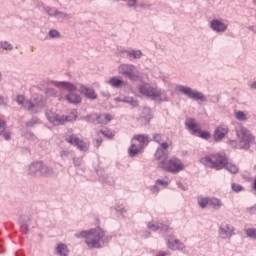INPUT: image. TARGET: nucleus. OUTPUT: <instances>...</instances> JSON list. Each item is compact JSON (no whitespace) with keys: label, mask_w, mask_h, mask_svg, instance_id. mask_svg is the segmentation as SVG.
<instances>
[{"label":"nucleus","mask_w":256,"mask_h":256,"mask_svg":"<svg viewBox=\"0 0 256 256\" xmlns=\"http://www.w3.org/2000/svg\"><path fill=\"white\" fill-rule=\"evenodd\" d=\"M55 17H57L58 19H71V15H69V14H67V13H65V12H61V11H57L56 12V16Z\"/></svg>","instance_id":"obj_37"},{"label":"nucleus","mask_w":256,"mask_h":256,"mask_svg":"<svg viewBox=\"0 0 256 256\" xmlns=\"http://www.w3.org/2000/svg\"><path fill=\"white\" fill-rule=\"evenodd\" d=\"M139 93L144 97H148L152 101H169V97L167 96V92L165 90H161L157 87L150 86L149 84H142L139 86Z\"/></svg>","instance_id":"obj_4"},{"label":"nucleus","mask_w":256,"mask_h":256,"mask_svg":"<svg viewBox=\"0 0 256 256\" xmlns=\"http://www.w3.org/2000/svg\"><path fill=\"white\" fill-rule=\"evenodd\" d=\"M7 103H9V98L0 94V105H7Z\"/></svg>","instance_id":"obj_48"},{"label":"nucleus","mask_w":256,"mask_h":256,"mask_svg":"<svg viewBox=\"0 0 256 256\" xmlns=\"http://www.w3.org/2000/svg\"><path fill=\"white\" fill-rule=\"evenodd\" d=\"M200 163L209 169H216V171H221V169H226L232 175L239 173V167L237 165L229 162L227 154L225 152H218L216 154H209L200 159Z\"/></svg>","instance_id":"obj_2"},{"label":"nucleus","mask_w":256,"mask_h":256,"mask_svg":"<svg viewBox=\"0 0 256 256\" xmlns=\"http://www.w3.org/2000/svg\"><path fill=\"white\" fill-rule=\"evenodd\" d=\"M229 133V126L225 124H220L214 131V140L221 141L225 139V136Z\"/></svg>","instance_id":"obj_17"},{"label":"nucleus","mask_w":256,"mask_h":256,"mask_svg":"<svg viewBox=\"0 0 256 256\" xmlns=\"http://www.w3.org/2000/svg\"><path fill=\"white\" fill-rule=\"evenodd\" d=\"M153 141H155V143H159L161 146L163 144V143H161V141H163V135L162 134H154Z\"/></svg>","instance_id":"obj_42"},{"label":"nucleus","mask_w":256,"mask_h":256,"mask_svg":"<svg viewBox=\"0 0 256 256\" xmlns=\"http://www.w3.org/2000/svg\"><path fill=\"white\" fill-rule=\"evenodd\" d=\"M144 118L146 121H151L153 119V114L151 113V108H144L143 109Z\"/></svg>","instance_id":"obj_34"},{"label":"nucleus","mask_w":256,"mask_h":256,"mask_svg":"<svg viewBox=\"0 0 256 256\" xmlns=\"http://www.w3.org/2000/svg\"><path fill=\"white\" fill-rule=\"evenodd\" d=\"M107 84L113 87L114 89H121V87H123V80H121L117 76H114L107 81Z\"/></svg>","instance_id":"obj_22"},{"label":"nucleus","mask_w":256,"mask_h":256,"mask_svg":"<svg viewBox=\"0 0 256 256\" xmlns=\"http://www.w3.org/2000/svg\"><path fill=\"white\" fill-rule=\"evenodd\" d=\"M186 128L192 133V135H197L201 139H211V133L209 131H201V127L194 118H187L185 121Z\"/></svg>","instance_id":"obj_8"},{"label":"nucleus","mask_w":256,"mask_h":256,"mask_svg":"<svg viewBox=\"0 0 256 256\" xmlns=\"http://www.w3.org/2000/svg\"><path fill=\"white\" fill-rule=\"evenodd\" d=\"M236 136L242 149L245 151L251 149V145H255V136L251 134V131L247 129L245 126L239 124L235 128Z\"/></svg>","instance_id":"obj_5"},{"label":"nucleus","mask_w":256,"mask_h":256,"mask_svg":"<svg viewBox=\"0 0 256 256\" xmlns=\"http://www.w3.org/2000/svg\"><path fill=\"white\" fill-rule=\"evenodd\" d=\"M80 93L92 101H95V99L98 97L97 92H95L93 88H89L85 85L80 86Z\"/></svg>","instance_id":"obj_20"},{"label":"nucleus","mask_w":256,"mask_h":256,"mask_svg":"<svg viewBox=\"0 0 256 256\" xmlns=\"http://www.w3.org/2000/svg\"><path fill=\"white\" fill-rule=\"evenodd\" d=\"M115 101H116V103H122L123 98L122 97H117V98H115Z\"/></svg>","instance_id":"obj_58"},{"label":"nucleus","mask_w":256,"mask_h":256,"mask_svg":"<svg viewBox=\"0 0 256 256\" xmlns=\"http://www.w3.org/2000/svg\"><path fill=\"white\" fill-rule=\"evenodd\" d=\"M0 137H3V139H5V141H10L11 133H9L8 131H5V127H4L3 130H0Z\"/></svg>","instance_id":"obj_36"},{"label":"nucleus","mask_w":256,"mask_h":256,"mask_svg":"<svg viewBox=\"0 0 256 256\" xmlns=\"http://www.w3.org/2000/svg\"><path fill=\"white\" fill-rule=\"evenodd\" d=\"M27 137L28 139H31L32 141H35L37 139V136H35V134L29 132L27 133Z\"/></svg>","instance_id":"obj_53"},{"label":"nucleus","mask_w":256,"mask_h":256,"mask_svg":"<svg viewBox=\"0 0 256 256\" xmlns=\"http://www.w3.org/2000/svg\"><path fill=\"white\" fill-rule=\"evenodd\" d=\"M66 143L72 145V147H76L79 151H88L89 150V142L79 138L77 134H70L65 138Z\"/></svg>","instance_id":"obj_15"},{"label":"nucleus","mask_w":256,"mask_h":256,"mask_svg":"<svg viewBox=\"0 0 256 256\" xmlns=\"http://www.w3.org/2000/svg\"><path fill=\"white\" fill-rule=\"evenodd\" d=\"M73 163L75 167H81V164L83 163V158H73Z\"/></svg>","instance_id":"obj_47"},{"label":"nucleus","mask_w":256,"mask_h":256,"mask_svg":"<svg viewBox=\"0 0 256 256\" xmlns=\"http://www.w3.org/2000/svg\"><path fill=\"white\" fill-rule=\"evenodd\" d=\"M176 91H178V93H182V95H186V97L193 99L194 101H207V98L205 95H203V93L193 90L191 87L185 85H177Z\"/></svg>","instance_id":"obj_9"},{"label":"nucleus","mask_w":256,"mask_h":256,"mask_svg":"<svg viewBox=\"0 0 256 256\" xmlns=\"http://www.w3.org/2000/svg\"><path fill=\"white\" fill-rule=\"evenodd\" d=\"M254 4L256 5V0H253Z\"/></svg>","instance_id":"obj_63"},{"label":"nucleus","mask_w":256,"mask_h":256,"mask_svg":"<svg viewBox=\"0 0 256 256\" xmlns=\"http://www.w3.org/2000/svg\"><path fill=\"white\" fill-rule=\"evenodd\" d=\"M227 144L232 149H243V147L241 146V142H239L237 140H228Z\"/></svg>","instance_id":"obj_31"},{"label":"nucleus","mask_w":256,"mask_h":256,"mask_svg":"<svg viewBox=\"0 0 256 256\" xmlns=\"http://www.w3.org/2000/svg\"><path fill=\"white\" fill-rule=\"evenodd\" d=\"M244 231H245L246 237L256 240V228H247Z\"/></svg>","instance_id":"obj_29"},{"label":"nucleus","mask_w":256,"mask_h":256,"mask_svg":"<svg viewBox=\"0 0 256 256\" xmlns=\"http://www.w3.org/2000/svg\"><path fill=\"white\" fill-rule=\"evenodd\" d=\"M60 157H61L62 159H65V158L69 157V150H62V151L60 152Z\"/></svg>","instance_id":"obj_49"},{"label":"nucleus","mask_w":256,"mask_h":256,"mask_svg":"<svg viewBox=\"0 0 256 256\" xmlns=\"http://www.w3.org/2000/svg\"><path fill=\"white\" fill-rule=\"evenodd\" d=\"M171 183V180L169 178H164V179H158L156 180V184L158 187H163L165 189V187H167L169 184Z\"/></svg>","instance_id":"obj_28"},{"label":"nucleus","mask_w":256,"mask_h":256,"mask_svg":"<svg viewBox=\"0 0 256 256\" xmlns=\"http://www.w3.org/2000/svg\"><path fill=\"white\" fill-rule=\"evenodd\" d=\"M25 109L34 115L37 113H41L43 109H45V101L41 96L33 97L31 100H27L25 105Z\"/></svg>","instance_id":"obj_10"},{"label":"nucleus","mask_w":256,"mask_h":256,"mask_svg":"<svg viewBox=\"0 0 256 256\" xmlns=\"http://www.w3.org/2000/svg\"><path fill=\"white\" fill-rule=\"evenodd\" d=\"M141 57H143V52H141V50H129V52H127V59H129V61H133V59H141Z\"/></svg>","instance_id":"obj_23"},{"label":"nucleus","mask_w":256,"mask_h":256,"mask_svg":"<svg viewBox=\"0 0 256 256\" xmlns=\"http://www.w3.org/2000/svg\"><path fill=\"white\" fill-rule=\"evenodd\" d=\"M250 89L256 90V81H254V82H252V83L250 84Z\"/></svg>","instance_id":"obj_57"},{"label":"nucleus","mask_w":256,"mask_h":256,"mask_svg":"<svg viewBox=\"0 0 256 256\" xmlns=\"http://www.w3.org/2000/svg\"><path fill=\"white\" fill-rule=\"evenodd\" d=\"M57 11H58V10H56L55 8H51V7L45 8V12H46L47 15H49L50 17H56Z\"/></svg>","instance_id":"obj_39"},{"label":"nucleus","mask_w":256,"mask_h":256,"mask_svg":"<svg viewBox=\"0 0 256 256\" xmlns=\"http://www.w3.org/2000/svg\"><path fill=\"white\" fill-rule=\"evenodd\" d=\"M77 239H85L86 245L92 249H101L111 241V237L105 235V230L101 227L92 228L89 231H81L75 234Z\"/></svg>","instance_id":"obj_3"},{"label":"nucleus","mask_w":256,"mask_h":256,"mask_svg":"<svg viewBox=\"0 0 256 256\" xmlns=\"http://www.w3.org/2000/svg\"><path fill=\"white\" fill-rule=\"evenodd\" d=\"M130 50H126V49H122L119 51V55H126L127 57V53H129Z\"/></svg>","instance_id":"obj_54"},{"label":"nucleus","mask_w":256,"mask_h":256,"mask_svg":"<svg viewBox=\"0 0 256 256\" xmlns=\"http://www.w3.org/2000/svg\"><path fill=\"white\" fill-rule=\"evenodd\" d=\"M129 105H131L132 107H137L139 105V103L137 102V100L133 99V97H129L127 98V102Z\"/></svg>","instance_id":"obj_44"},{"label":"nucleus","mask_w":256,"mask_h":256,"mask_svg":"<svg viewBox=\"0 0 256 256\" xmlns=\"http://www.w3.org/2000/svg\"><path fill=\"white\" fill-rule=\"evenodd\" d=\"M129 98V96H124L122 97V103H127V99Z\"/></svg>","instance_id":"obj_59"},{"label":"nucleus","mask_w":256,"mask_h":256,"mask_svg":"<svg viewBox=\"0 0 256 256\" xmlns=\"http://www.w3.org/2000/svg\"><path fill=\"white\" fill-rule=\"evenodd\" d=\"M140 7H145V4H140Z\"/></svg>","instance_id":"obj_62"},{"label":"nucleus","mask_w":256,"mask_h":256,"mask_svg":"<svg viewBox=\"0 0 256 256\" xmlns=\"http://www.w3.org/2000/svg\"><path fill=\"white\" fill-rule=\"evenodd\" d=\"M198 204L201 207V209L207 208V205H209V198H200L198 200Z\"/></svg>","instance_id":"obj_35"},{"label":"nucleus","mask_w":256,"mask_h":256,"mask_svg":"<svg viewBox=\"0 0 256 256\" xmlns=\"http://www.w3.org/2000/svg\"><path fill=\"white\" fill-rule=\"evenodd\" d=\"M39 123H41V120H39V118L37 117H34L30 119L28 122H26V126L35 127V125H39Z\"/></svg>","instance_id":"obj_33"},{"label":"nucleus","mask_w":256,"mask_h":256,"mask_svg":"<svg viewBox=\"0 0 256 256\" xmlns=\"http://www.w3.org/2000/svg\"><path fill=\"white\" fill-rule=\"evenodd\" d=\"M210 29L216 33H225L227 31V25L221 22V20L213 19L210 22Z\"/></svg>","instance_id":"obj_18"},{"label":"nucleus","mask_w":256,"mask_h":256,"mask_svg":"<svg viewBox=\"0 0 256 256\" xmlns=\"http://www.w3.org/2000/svg\"><path fill=\"white\" fill-rule=\"evenodd\" d=\"M103 97H109V93L105 94V93H102Z\"/></svg>","instance_id":"obj_61"},{"label":"nucleus","mask_w":256,"mask_h":256,"mask_svg":"<svg viewBox=\"0 0 256 256\" xmlns=\"http://www.w3.org/2000/svg\"><path fill=\"white\" fill-rule=\"evenodd\" d=\"M128 7H136L137 0H127Z\"/></svg>","instance_id":"obj_50"},{"label":"nucleus","mask_w":256,"mask_h":256,"mask_svg":"<svg viewBox=\"0 0 256 256\" xmlns=\"http://www.w3.org/2000/svg\"><path fill=\"white\" fill-rule=\"evenodd\" d=\"M209 206L212 209L219 210L220 207H223V202L219 198H209Z\"/></svg>","instance_id":"obj_24"},{"label":"nucleus","mask_w":256,"mask_h":256,"mask_svg":"<svg viewBox=\"0 0 256 256\" xmlns=\"http://www.w3.org/2000/svg\"><path fill=\"white\" fill-rule=\"evenodd\" d=\"M167 149H169V143L162 142L160 147L156 150L155 159L158 161L159 169L167 171V173H173L174 175L180 173V171L185 169L183 162L175 156L169 159V152Z\"/></svg>","instance_id":"obj_1"},{"label":"nucleus","mask_w":256,"mask_h":256,"mask_svg":"<svg viewBox=\"0 0 256 256\" xmlns=\"http://www.w3.org/2000/svg\"><path fill=\"white\" fill-rule=\"evenodd\" d=\"M219 101V98L216 99V102Z\"/></svg>","instance_id":"obj_64"},{"label":"nucleus","mask_w":256,"mask_h":256,"mask_svg":"<svg viewBox=\"0 0 256 256\" xmlns=\"http://www.w3.org/2000/svg\"><path fill=\"white\" fill-rule=\"evenodd\" d=\"M234 115L237 121H247V114H245L243 111H236Z\"/></svg>","instance_id":"obj_30"},{"label":"nucleus","mask_w":256,"mask_h":256,"mask_svg":"<svg viewBox=\"0 0 256 256\" xmlns=\"http://www.w3.org/2000/svg\"><path fill=\"white\" fill-rule=\"evenodd\" d=\"M3 81V74L0 72V82Z\"/></svg>","instance_id":"obj_60"},{"label":"nucleus","mask_w":256,"mask_h":256,"mask_svg":"<svg viewBox=\"0 0 256 256\" xmlns=\"http://www.w3.org/2000/svg\"><path fill=\"white\" fill-rule=\"evenodd\" d=\"M13 51V44L9 43V41H0V51Z\"/></svg>","instance_id":"obj_27"},{"label":"nucleus","mask_w":256,"mask_h":256,"mask_svg":"<svg viewBox=\"0 0 256 256\" xmlns=\"http://www.w3.org/2000/svg\"><path fill=\"white\" fill-rule=\"evenodd\" d=\"M137 68L133 64H121L118 67V73L130 79V81H137L139 79V72L135 71Z\"/></svg>","instance_id":"obj_13"},{"label":"nucleus","mask_w":256,"mask_h":256,"mask_svg":"<svg viewBox=\"0 0 256 256\" xmlns=\"http://www.w3.org/2000/svg\"><path fill=\"white\" fill-rule=\"evenodd\" d=\"M49 37H51L52 39H59V37H61V33H59V31L52 29L49 31Z\"/></svg>","instance_id":"obj_40"},{"label":"nucleus","mask_w":256,"mask_h":256,"mask_svg":"<svg viewBox=\"0 0 256 256\" xmlns=\"http://www.w3.org/2000/svg\"><path fill=\"white\" fill-rule=\"evenodd\" d=\"M16 103H18V105L25 109V106L27 105V100L25 99L24 95L20 94L16 96Z\"/></svg>","instance_id":"obj_32"},{"label":"nucleus","mask_w":256,"mask_h":256,"mask_svg":"<svg viewBox=\"0 0 256 256\" xmlns=\"http://www.w3.org/2000/svg\"><path fill=\"white\" fill-rule=\"evenodd\" d=\"M166 245L171 251H183L185 244L179 239L165 238Z\"/></svg>","instance_id":"obj_16"},{"label":"nucleus","mask_w":256,"mask_h":256,"mask_svg":"<svg viewBox=\"0 0 256 256\" xmlns=\"http://www.w3.org/2000/svg\"><path fill=\"white\" fill-rule=\"evenodd\" d=\"M249 31H252V33H253L254 35H256V25H254V26H249Z\"/></svg>","instance_id":"obj_55"},{"label":"nucleus","mask_w":256,"mask_h":256,"mask_svg":"<svg viewBox=\"0 0 256 256\" xmlns=\"http://www.w3.org/2000/svg\"><path fill=\"white\" fill-rule=\"evenodd\" d=\"M232 189L235 191V193H239L243 191L244 188L241 186V184L232 183Z\"/></svg>","instance_id":"obj_45"},{"label":"nucleus","mask_w":256,"mask_h":256,"mask_svg":"<svg viewBox=\"0 0 256 256\" xmlns=\"http://www.w3.org/2000/svg\"><path fill=\"white\" fill-rule=\"evenodd\" d=\"M25 169L30 177H51L53 175V168L43 164L42 161L33 162L26 166Z\"/></svg>","instance_id":"obj_6"},{"label":"nucleus","mask_w":256,"mask_h":256,"mask_svg":"<svg viewBox=\"0 0 256 256\" xmlns=\"http://www.w3.org/2000/svg\"><path fill=\"white\" fill-rule=\"evenodd\" d=\"M149 143V136L145 134L135 135L132 138V144L128 149V155L130 157H137L140 153L143 152L145 147Z\"/></svg>","instance_id":"obj_7"},{"label":"nucleus","mask_w":256,"mask_h":256,"mask_svg":"<svg viewBox=\"0 0 256 256\" xmlns=\"http://www.w3.org/2000/svg\"><path fill=\"white\" fill-rule=\"evenodd\" d=\"M101 143H103L102 138H97L96 140H94L95 147H101Z\"/></svg>","instance_id":"obj_51"},{"label":"nucleus","mask_w":256,"mask_h":256,"mask_svg":"<svg viewBox=\"0 0 256 256\" xmlns=\"http://www.w3.org/2000/svg\"><path fill=\"white\" fill-rule=\"evenodd\" d=\"M100 133L104 135V137H108V139H111V137H113V132H111V130L107 128L104 130H100Z\"/></svg>","instance_id":"obj_41"},{"label":"nucleus","mask_w":256,"mask_h":256,"mask_svg":"<svg viewBox=\"0 0 256 256\" xmlns=\"http://www.w3.org/2000/svg\"><path fill=\"white\" fill-rule=\"evenodd\" d=\"M150 191L151 193H153V195H157L159 191H161V188L158 186L157 183H155V185L150 187Z\"/></svg>","instance_id":"obj_43"},{"label":"nucleus","mask_w":256,"mask_h":256,"mask_svg":"<svg viewBox=\"0 0 256 256\" xmlns=\"http://www.w3.org/2000/svg\"><path fill=\"white\" fill-rule=\"evenodd\" d=\"M160 225L161 223H153V222H149L148 223V229H150L151 231H159L160 229Z\"/></svg>","instance_id":"obj_38"},{"label":"nucleus","mask_w":256,"mask_h":256,"mask_svg":"<svg viewBox=\"0 0 256 256\" xmlns=\"http://www.w3.org/2000/svg\"><path fill=\"white\" fill-rule=\"evenodd\" d=\"M66 100L72 105H79V103L82 101L81 95L73 92H70L66 95Z\"/></svg>","instance_id":"obj_21"},{"label":"nucleus","mask_w":256,"mask_h":256,"mask_svg":"<svg viewBox=\"0 0 256 256\" xmlns=\"http://www.w3.org/2000/svg\"><path fill=\"white\" fill-rule=\"evenodd\" d=\"M169 229L170 228L167 224L160 223L159 231H161V233H167L169 232Z\"/></svg>","instance_id":"obj_46"},{"label":"nucleus","mask_w":256,"mask_h":256,"mask_svg":"<svg viewBox=\"0 0 256 256\" xmlns=\"http://www.w3.org/2000/svg\"><path fill=\"white\" fill-rule=\"evenodd\" d=\"M5 122L2 120V119H0V131H3V128L5 127Z\"/></svg>","instance_id":"obj_56"},{"label":"nucleus","mask_w":256,"mask_h":256,"mask_svg":"<svg viewBox=\"0 0 256 256\" xmlns=\"http://www.w3.org/2000/svg\"><path fill=\"white\" fill-rule=\"evenodd\" d=\"M116 211H117L118 213H120V215H125V213H127V210H125V208H119V207H117V208H116Z\"/></svg>","instance_id":"obj_52"},{"label":"nucleus","mask_w":256,"mask_h":256,"mask_svg":"<svg viewBox=\"0 0 256 256\" xmlns=\"http://www.w3.org/2000/svg\"><path fill=\"white\" fill-rule=\"evenodd\" d=\"M54 87H61L62 89H66L67 91H70V93H73V91H77V86L71 82L67 81H51L50 82Z\"/></svg>","instance_id":"obj_19"},{"label":"nucleus","mask_w":256,"mask_h":256,"mask_svg":"<svg viewBox=\"0 0 256 256\" xmlns=\"http://www.w3.org/2000/svg\"><path fill=\"white\" fill-rule=\"evenodd\" d=\"M56 251L58 255H61V256H67V254L69 253V249L67 248V245L63 243L58 244V246L56 247Z\"/></svg>","instance_id":"obj_25"},{"label":"nucleus","mask_w":256,"mask_h":256,"mask_svg":"<svg viewBox=\"0 0 256 256\" xmlns=\"http://www.w3.org/2000/svg\"><path fill=\"white\" fill-rule=\"evenodd\" d=\"M44 95H46V97H57L59 95V91L55 88L48 87L44 89Z\"/></svg>","instance_id":"obj_26"},{"label":"nucleus","mask_w":256,"mask_h":256,"mask_svg":"<svg viewBox=\"0 0 256 256\" xmlns=\"http://www.w3.org/2000/svg\"><path fill=\"white\" fill-rule=\"evenodd\" d=\"M84 121H87V123H94L95 125H108V123L113 121V116L109 113L90 114L85 116Z\"/></svg>","instance_id":"obj_11"},{"label":"nucleus","mask_w":256,"mask_h":256,"mask_svg":"<svg viewBox=\"0 0 256 256\" xmlns=\"http://www.w3.org/2000/svg\"><path fill=\"white\" fill-rule=\"evenodd\" d=\"M46 119L52 123V125L59 126L63 125V123L75 121L77 119V116H60L59 114L53 112V111H47L45 113Z\"/></svg>","instance_id":"obj_12"},{"label":"nucleus","mask_w":256,"mask_h":256,"mask_svg":"<svg viewBox=\"0 0 256 256\" xmlns=\"http://www.w3.org/2000/svg\"><path fill=\"white\" fill-rule=\"evenodd\" d=\"M235 235V226L227 222H222L218 227V237L223 241H230Z\"/></svg>","instance_id":"obj_14"}]
</instances>
